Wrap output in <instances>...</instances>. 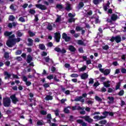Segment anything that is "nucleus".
Segmentation results:
<instances>
[{
	"label": "nucleus",
	"instance_id": "0e129e2a",
	"mask_svg": "<svg viewBox=\"0 0 126 126\" xmlns=\"http://www.w3.org/2000/svg\"><path fill=\"white\" fill-rule=\"evenodd\" d=\"M40 114H41V115H47V111H44V110H42L40 112Z\"/></svg>",
	"mask_w": 126,
	"mask_h": 126
},
{
	"label": "nucleus",
	"instance_id": "3c124183",
	"mask_svg": "<svg viewBox=\"0 0 126 126\" xmlns=\"http://www.w3.org/2000/svg\"><path fill=\"white\" fill-rule=\"evenodd\" d=\"M4 58L5 59H8L9 58V54L8 53H4Z\"/></svg>",
	"mask_w": 126,
	"mask_h": 126
},
{
	"label": "nucleus",
	"instance_id": "6ab92c4d",
	"mask_svg": "<svg viewBox=\"0 0 126 126\" xmlns=\"http://www.w3.org/2000/svg\"><path fill=\"white\" fill-rule=\"evenodd\" d=\"M110 7V2L108 1L107 4L105 6H104L103 8L105 11H107L108 8Z\"/></svg>",
	"mask_w": 126,
	"mask_h": 126
},
{
	"label": "nucleus",
	"instance_id": "338daca9",
	"mask_svg": "<svg viewBox=\"0 0 126 126\" xmlns=\"http://www.w3.org/2000/svg\"><path fill=\"white\" fill-rule=\"evenodd\" d=\"M121 72L122 73H126V69L125 68H123L121 69Z\"/></svg>",
	"mask_w": 126,
	"mask_h": 126
},
{
	"label": "nucleus",
	"instance_id": "a18cd8bd",
	"mask_svg": "<svg viewBox=\"0 0 126 126\" xmlns=\"http://www.w3.org/2000/svg\"><path fill=\"white\" fill-rule=\"evenodd\" d=\"M22 35H23V33H22V32H20V31H18L17 32V35H18V37H21V36H22Z\"/></svg>",
	"mask_w": 126,
	"mask_h": 126
},
{
	"label": "nucleus",
	"instance_id": "0eeeda50",
	"mask_svg": "<svg viewBox=\"0 0 126 126\" xmlns=\"http://www.w3.org/2000/svg\"><path fill=\"white\" fill-rule=\"evenodd\" d=\"M55 39L58 43L60 42V39H61V33H60V32L55 33Z\"/></svg>",
	"mask_w": 126,
	"mask_h": 126
},
{
	"label": "nucleus",
	"instance_id": "423d86ee",
	"mask_svg": "<svg viewBox=\"0 0 126 126\" xmlns=\"http://www.w3.org/2000/svg\"><path fill=\"white\" fill-rule=\"evenodd\" d=\"M55 51L56 52H57L58 53H61V54H65V53H66V51L64 49H61V48L59 47H56L54 49Z\"/></svg>",
	"mask_w": 126,
	"mask_h": 126
},
{
	"label": "nucleus",
	"instance_id": "a878e982",
	"mask_svg": "<svg viewBox=\"0 0 126 126\" xmlns=\"http://www.w3.org/2000/svg\"><path fill=\"white\" fill-rule=\"evenodd\" d=\"M82 108L80 107V106H73L72 107V110H82Z\"/></svg>",
	"mask_w": 126,
	"mask_h": 126
},
{
	"label": "nucleus",
	"instance_id": "72a5a7b5",
	"mask_svg": "<svg viewBox=\"0 0 126 126\" xmlns=\"http://www.w3.org/2000/svg\"><path fill=\"white\" fill-rule=\"evenodd\" d=\"M120 87H121V83L119 82L117 84L116 87V90H118V89H120Z\"/></svg>",
	"mask_w": 126,
	"mask_h": 126
},
{
	"label": "nucleus",
	"instance_id": "79ce46f5",
	"mask_svg": "<svg viewBox=\"0 0 126 126\" xmlns=\"http://www.w3.org/2000/svg\"><path fill=\"white\" fill-rule=\"evenodd\" d=\"M68 16L70 18H73V17L75 16V14H72L71 13H70L68 14Z\"/></svg>",
	"mask_w": 126,
	"mask_h": 126
},
{
	"label": "nucleus",
	"instance_id": "bb28decb",
	"mask_svg": "<svg viewBox=\"0 0 126 126\" xmlns=\"http://www.w3.org/2000/svg\"><path fill=\"white\" fill-rule=\"evenodd\" d=\"M46 101H49V100H52L53 99V96L51 95H47L45 98Z\"/></svg>",
	"mask_w": 126,
	"mask_h": 126
},
{
	"label": "nucleus",
	"instance_id": "f03ea898",
	"mask_svg": "<svg viewBox=\"0 0 126 126\" xmlns=\"http://www.w3.org/2000/svg\"><path fill=\"white\" fill-rule=\"evenodd\" d=\"M10 103H11V101L9 97H6L3 99V104L4 107H9L10 106Z\"/></svg>",
	"mask_w": 126,
	"mask_h": 126
},
{
	"label": "nucleus",
	"instance_id": "052dcab7",
	"mask_svg": "<svg viewBox=\"0 0 126 126\" xmlns=\"http://www.w3.org/2000/svg\"><path fill=\"white\" fill-rule=\"evenodd\" d=\"M31 85V82L28 81L26 82V85H27V86H30Z\"/></svg>",
	"mask_w": 126,
	"mask_h": 126
},
{
	"label": "nucleus",
	"instance_id": "9b49d317",
	"mask_svg": "<svg viewBox=\"0 0 126 126\" xmlns=\"http://www.w3.org/2000/svg\"><path fill=\"white\" fill-rule=\"evenodd\" d=\"M83 97L82 96H77L75 98V101H76V102H78V101H80V102H81V103H84V99H83Z\"/></svg>",
	"mask_w": 126,
	"mask_h": 126
},
{
	"label": "nucleus",
	"instance_id": "f704fd0d",
	"mask_svg": "<svg viewBox=\"0 0 126 126\" xmlns=\"http://www.w3.org/2000/svg\"><path fill=\"white\" fill-rule=\"evenodd\" d=\"M29 34L31 37H33V36H35V32H33L31 31H29Z\"/></svg>",
	"mask_w": 126,
	"mask_h": 126
},
{
	"label": "nucleus",
	"instance_id": "2f4dec72",
	"mask_svg": "<svg viewBox=\"0 0 126 126\" xmlns=\"http://www.w3.org/2000/svg\"><path fill=\"white\" fill-rule=\"evenodd\" d=\"M39 48L40 50H45V45L43 44H39Z\"/></svg>",
	"mask_w": 126,
	"mask_h": 126
},
{
	"label": "nucleus",
	"instance_id": "9d476101",
	"mask_svg": "<svg viewBox=\"0 0 126 126\" xmlns=\"http://www.w3.org/2000/svg\"><path fill=\"white\" fill-rule=\"evenodd\" d=\"M35 6L37 8H39V9H41L42 10H45V9H46L47 8L45 5L42 4H36Z\"/></svg>",
	"mask_w": 126,
	"mask_h": 126
},
{
	"label": "nucleus",
	"instance_id": "c03bdc74",
	"mask_svg": "<svg viewBox=\"0 0 126 126\" xmlns=\"http://www.w3.org/2000/svg\"><path fill=\"white\" fill-rule=\"evenodd\" d=\"M83 29L82 27L78 26L76 27V31H81Z\"/></svg>",
	"mask_w": 126,
	"mask_h": 126
},
{
	"label": "nucleus",
	"instance_id": "6e6552de",
	"mask_svg": "<svg viewBox=\"0 0 126 126\" xmlns=\"http://www.w3.org/2000/svg\"><path fill=\"white\" fill-rule=\"evenodd\" d=\"M81 118L84 119L86 122H88V123H92V122H93V119L90 118V116H84Z\"/></svg>",
	"mask_w": 126,
	"mask_h": 126
},
{
	"label": "nucleus",
	"instance_id": "8fccbe9b",
	"mask_svg": "<svg viewBox=\"0 0 126 126\" xmlns=\"http://www.w3.org/2000/svg\"><path fill=\"white\" fill-rule=\"evenodd\" d=\"M30 13H31V14H35V13H36V11L35 10L31 9L30 10Z\"/></svg>",
	"mask_w": 126,
	"mask_h": 126
},
{
	"label": "nucleus",
	"instance_id": "7c9ffc66",
	"mask_svg": "<svg viewBox=\"0 0 126 126\" xmlns=\"http://www.w3.org/2000/svg\"><path fill=\"white\" fill-rule=\"evenodd\" d=\"M77 43H78V45H82L83 46L85 45V44H84V43L81 40H78L77 41Z\"/></svg>",
	"mask_w": 126,
	"mask_h": 126
},
{
	"label": "nucleus",
	"instance_id": "c756f323",
	"mask_svg": "<svg viewBox=\"0 0 126 126\" xmlns=\"http://www.w3.org/2000/svg\"><path fill=\"white\" fill-rule=\"evenodd\" d=\"M11 34H12V32H5L4 33V35L5 36H10V35H11Z\"/></svg>",
	"mask_w": 126,
	"mask_h": 126
},
{
	"label": "nucleus",
	"instance_id": "69168bd1",
	"mask_svg": "<svg viewBox=\"0 0 126 126\" xmlns=\"http://www.w3.org/2000/svg\"><path fill=\"white\" fill-rule=\"evenodd\" d=\"M28 78L26 76H23V81H25V82H26L28 80Z\"/></svg>",
	"mask_w": 126,
	"mask_h": 126
},
{
	"label": "nucleus",
	"instance_id": "cd10ccee",
	"mask_svg": "<svg viewBox=\"0 0 126 126\" xmlns=\"http://www.w3.org/2000/svg\"><path fill=\"white\" fill-rule=\"evenodd\" d=\"M70 109V107H66L64 109V113H65L66 114H68V113H69V109Z\"/></svg>",
	"mask_w": 126,
	"mask_h": 126
},
{
	"label": "nucleus",
	"instance_id": "4468645a",
	"mask_svg": "<svg viewBox=\"0 0 126 126\" xmlns=\"http://www.w3.org/2000/svg\"><path fill=\"white\" fill-rule=\"evenodd\" d=\"M110 83H111V82L110 81H107L103 83V85L105 87H110L111 85Z\"/></svg>",
	"mask_w": 126,
	"mask_h": 126
},
{
	"label": "nucleus",
	"instance_id": "c85d7f7f",
	"mask_svg": "<svg viewBox=\"0 0 126 126\" xmlns=\"http://www.w3.org/2000/svg\"><path fill=\"white\" fill-rule=\"evenodd\" d=\"M37 126H43L44 122L42 120H39L37 122Z\"/></svg>",
	"mask_w": 126,
	"mask_h": 126
},
{
	"label": "nucleus",
	"instance_id": "603ef678",
	"mask_svg": "<svg viewBox=\"0 0 126 126\" xmlns=\"http://www.w3.org/2000/svg\"><path fill=\"white\" fill-rule=\"evenodd\" d=\"M47 29H48V30H52V29H53V27L52 26V25L48 24L47 26Z\"/></svg>",
	"mask_w": 126,
	"mask_h": 126
},
{
	"label": "nucleus",
	"instance_id": "b1692460",
	"mask_svg": "<svg viewBox=\"0 0 126 126\" xmlns=\"http://www.w3.org/2000/svg\"><path fill=\"white\" fill-rule=\"evenodd\" d=\"M107 99L109 100L110 101H108L109 104H111V103L114 102V97H108Z\"/></svg>",
	"mask_w": 126,
	"mask_h": 126
},
{
	"label": "nucleus",
	"instance_id": "2eb2a0df",
	"mask_svg": "<svg viewBox=\"0 0 126 126\" xmlns=\"http://www.w3.org/2000/svg\"><path fill=\"white\" fill-rule=\"evenodd\" d=\"M81 78L82 79H86V78H88V74H87L86 73L82 74L81 75Z\"/></svg>",
	"mask_w": 126,
	"mask_h": 126
},
{
	"label": "nucleus",
	"instance_id": "4d7b16f0",
	"mask_svg": "<svg viewBox=\"0 0 126 126\" xmlns=\"http://www.w3.org/2000/svg\"><path fill=\"white\" fill-rule=\"evenodd\" d=\"M114 92V89H112V88H109L108 90V93H112Z\"/></svg>",
	"mask_w": 126,
	"mask_h": 126
},
{
	"label": "nucleus",
	"instance_id": "20e7f679",
	"mask_svg": "<svg viewBox=\"0 0 126 126\" xmlns=\"http://www.w3.org/2000/svg\"><path fill=\"white\" fill-rule=\"evenodd\" d=\"M99 71L103 73L104 75H108V74H110V72H111V69H105L104 68H99Z\"/></svg>",
	"mask_w": 126,
	"mask_h": 126
},
{
	"label": "nucleus",
	"instance_id": "49530a36",
	"mask_svg": "<svg viewBox=\"0 0 126 126\" xmlns=\"http://www.w3.org/2000/svg\"><path fill=\"white\" fill-rule=\"evenodd\" d=\"M53 78H54V75H50L47 77V79H49V80H51V79H53Z\"/></svg>",
	"mask_w": 126,
	"mask_h": 126
},
{
	"label": "nucleus",
	"instance_id": "ddd939ff",
	"mask_svg": "<svg viewBox=\"0 0 126 126\" xmlns=\"http://www.w3.org/2000/svg\"><path fill=\"white\" fill-rule=\"evenodd\" d=\"M111 20H112L113 21H115V20H117L118 18H119V17L118 16V15L116 14H113L111 17Z\"/></svg>",
	"mask_w": 126,
	"mask_h": 126
},
{
	"label": "nucleus",
	"instance_id": "473e14b6",
	"mask_svg": "<svg viewBox=\"0 0 126 126\" xmlns=\"http://www.w3.org/2000/svg\"><path fill=\"white\" fill-rule=\"evenodd\" d=\"M99 124H100L101 125H105V124H107V121H106L105 120L100 121L99 122Z\"/></svg>",
	"mask_w": 126,
	"mask_h": 126
},
{
	"label": "nucleus",
	"instance_id": "58836bf2",
	"mask_svg": "<svg viewBox=\"0 0 126 126\" xmlns=\"http://www.w3.org/2000/svg\"><path fill=\"white\" fill-rule=\"evenodd\" d=\"M95 99L96 101H98V102H101V101H102V99H101V98H100L98 96H95Z\"/></svg>",
	"mask_w": 126,
	"mask_h": 126
},
{
	"label": "nucleus",
	"instance_id": "4be33fe9",
	"mask_svg": "<svg viewBox=\"0 0 126 126\" xmlns=\"http://www.w3.org/2000/svg\"><path fill=\"white\" fill-rule=\"evenodd\" d=\"M12 26H14V27H15V26H16V23L14 22L12 24L9 23L8 25V27H9V28H12Z\"/></svg>",
	"mask_w": 126,
	"mask_h": 126
},
{
	"label": "nucleus",
	"instance_id": "de8ad7c7",
	"mask_svg": "<svg viewBox=\"0 0 126 126\" xmlns=\"http://www.w3.org/2000/svg\"><path fill=\"white\" fill-rule=\"evenodd\" d=\"M54 112L55 113L56 116H59L60 114L59 113H60V111H59V109H56L54 110Z\"/></svg>",
	"mask_w": 126,
	"mask_h": 126
},
{
	"label": "nucleus",
	"instance_id": "5fc2aeb1",
	"mask_svg": "<svg viewBox=\"0 0 126 126\" xmlns=\"http://www.w3.org/2000/svg\"><path fill=\"white\" fill-rule=\"evenodd\" d=\"M19 21H21V22H25V19H24V18L23 17H20L19 19Z\"/></svg>",
	"mask_w": 126,
	"mask_h": 126
},
{
	"label": "nucleus",
	"instance_id": "680f3d73",
	"mask_svg": "<svg viewBox=\"0 0 126 126\" xmlns=\"http://www.w3.org/2000/svg\"><path fill=\"white\" fill-rule=\"evenodd\" d=\"M22 53V51H21V50H18L16 52V55H21Z\"/></svg>",
	"mask_w": 126,
	"mask_h": 126
},
{
	"label": "nucleus",
	"instance_id": "e433bc0d",
	"mask_svg": "<svg viewBox=\"0 0 126 126\" xmlns=\"http://www.w3.org/2000/svg\"><path fill=\"white\" fill-rule=\"evenodd\" d=\"M103 0H94L93 2L94 4H98L99 3V1H102Z\"/></svg>",
	"mask_w": 126,
	"mask_h": 126
},
{
	"label": "nucleus",
	"instance_id": "13d9d810",
	"mask_svg": "<svg viewBox=\"0 0 126 126\" xmlns=\"http://www.w3.org/2000/svg\"><path fill=\"white\" fill-rule=\"evenodd\" d=\"M102 49H103V50H109V46L106 45L104 46H103Z\"/></svg>",
	"mask_w": 126,
	"mask_h": 126
},
{
	"label": "nucleus",
	"instance_id": "774afa93",
	"mask_svg": "<svg viewBox=\"0 0 126 126\" xmlns=\"http://www.w3.org/2000/svg\"><path fill=\"white\" fill-rule=\"evenodd\" d=\"M87 64H91V60H88L86 61Z\"/></svg>",
	"mask_w": 126,
	"mask_h": 126
},
{
	"label": "nucleus",
	"instance_id": "a19ab883",
	"mask_svg": "<svg viewBox=\"0 0 126 126\" xmlns=\"http://www.w3.org/2000/svg\"><path fill=\"white\" fill-rule=\"evenodd\" d=\"M61 16L57 15V19L56 20V22H60L61 21Z\"/></svg>",
	"mask_w": 126,
	"mask_h": 126
},
{
	"label": "nucleus",
	"instance_id": "4c0bfd02",
	"mask_svg": "<svg viewBox=\"0 0 126 126\" xmlns=\"http://www.w3.org/2000/svg\"><path fill=\"white\" fill-rule=\"evenodd\" d=\"M83 6H84V4L83 3V2H80L79 3V6H78L79 8H81V7H83Z\"/></svg>",
	"mask_w": 126,
	"mask_h": 126
},
{
	"label": "nucleus",
	"instance_id": "f257e3e1",
	"mask_svg": "<svg viewBox=\"0 0 126 126\" xmlns=\"http://www.w3.org/2000/svg\"><path fill=\"white\" fill-rule=\"evenodd\" d=\"M15 37V35L14 34H12V35L9 37V39L6 42V45L9 47V48L12 47L13 46L15 45L16 43L17 42H20V38H14Z\"/></svg>",
	"mask_w": 126,
	"mask_h": 126
},
{
	"label": "nucleus",
	"instance_id": "f8f14e48",
	"mask_svg": "<svg viewBox=\"0 0 126 126\" xmlns=\"http://www.w3.org/2000/svg\"><path fill=\"white\" fill-rule=\"evenodd\" d=\"M105 118L106 117L104 116H99L98 115H96L94 116V120H96V121H100L101 120L105 119Z\"/></svg>",
	"mask_w": 126,
	"mask_h": 126
},
{
	"label": "nucleus",
	"instance_id": "393cba45",
	"mask_svg": "<svg viewBox=\"0 0 126 126\" xmlns=\"http://www.w3.org/2000/svg\"><path fill=\"white\" fill-rule=\"evenodd\" d=\"M86 68H87V66L86 65H84L82 67L79 69L80 71H84V70H86Z\"/></svg>",
	"mask_w": 126,
	"mask_h": 126
},
{
	"label": "nucleus",
	"instance_id": "6e6d98bb",
	"mask_svg": "<svg viewBox=\"0 0 126 126\" xmlns=\"http://www.w3.org/2000/svg\"><path fill=\"white\" fill-rule=\"evenodd\" d=\"M56 7H57V8H59V9H63V5L61 4H58L56 6Z\"/></svg>",
	"mask_w": 126,
	"mask_h": 126
},
{
	"label": "nucleus",
	"instance_id": "39448f33",
	"mask_svg": "<svg viewBox=\"0 0 126 126\" xmlns=\"http://www.w3.org/2000/svg\"><path fill=\"white\" fill-rule=\"evenodd\" d=\"M10 98H11L12 102L14 104H16L17 102H18V98H17V97L15 96V94H13L10 96Z\"/></svg>",
	"mask_w": 126,
	"mask_h": 126
},
{
	"label": "nucleus",
	"instance_id": "7ed1b4c3",
	"mask_svg": "<svg viewBox=\"0 0 126 126\" xmlns=\"http://www.w3.org/2000/svg\"><path fill=\"white\" fill-rule=\"evenodd\" d=\"M110 41L113 42V41H115L116 43H120L122 41V37L120 35H117L115 37H112L110 39Z\"/></svg>",
	"mask_w": 126,
	"mask_h": 126
},
{
	"label": "nucleus",
	"instance_id": "f3484780",
	"mask_svg": "<svg viewBox=\"0 0 126 126\" xmlns=\"http://www.w3.org/2000/svg\"><path fill=\"white\" fill-rule=\"evenodd\" d=\"M28 46H32V45H33V40L31 38H29L28 39Z\"/></svg>",
	"mask_w": 126,
	"mask_h": 126
},
{
	"label": "nucleus",
	"instance_id": "1a4fd4ad",
	"mask_svg": "<svg viewBox=\"0 0 126 126\" xmlns=\"http://www.w3.org/2000/svg\"><path fill=\"white\" fill-rule=\"evenodd\" d=\"M63 38L64 39L66 42H68V41L70 40V37L67 36V34L64 32L63 34Z\"/></svg>",
	"mask_w": 126,
	"mask_h": 126
},
{
	"label": "nucleus",
	"instance_id": "c9c22d12",
	"mask_svg": "<svg viewBox=\"0 0 126 126\" xmlns=\"http://www.w3.org/2000/svg\"><path fill=\"white\" fill-rule=\"evenodd\" d=\"M94 83V80L91 78L89 79V84H93Z\"/></svg>",
	"mask_w": 126,
	"mask_h": 126
},
{
	"label": "nucleus",
	"instance_id": "5701e85b",
	"mask_svg": "<svg viewBox=\"0 0 126 126\" xmlns=\"http://www.w3.org/2000/svg\"><path fill=\"white\" fill-rule=\"evenodd\" d=\"M4 74L5 75V79H7V78H9L10 76H11V75L10 74L8 73L7 72H5Z\"/></svg>",
	"mask_w": 126,
	"mask_h": 126
},
{
	"label": "nucleus",
	"instance_id": "aec40b11",
	"mask_svg": "<svg viewBox=\"0 0 126 126\" xmlns=\"http://www.w3.org/2000/svg\"><path fill=\"white\" fill-rule=\"evenodd\" d=\"M47 119H49L47 121V123H48L49 124H51V120H52V116L51 115V114H47Z\"/></svg>",
	"mask_w": 126,
	"mask_h": 126
},
{
	"label": "nucleus",
	"instance_id": "ea45409f",
	"mask_svg": "<svg viewBox=\"0 0 126 126\" xmlns=\"http://www.w3.org/2000/svg\"><path fill=\"white\" fill-rule=\"evenodd\" d=\"M15 19V17H14L13 15H11L9 16V20L11 21H13Z\"/></svg>",
	"mask_w": 126,
	"mask_h": 126
},
{
	"label": "nucleus",
	"instance_id": "a211bd4d",
	"mask_svg": "<svg viewBox=\"0 0 126 126\" xmlns=\"http://www.w3.org/2000/svg\"><path fill=\"white\" fill-rule=\"evenodd\" d=\"M32 61V57L31 56V55H28L27 59V62L28 63H30Z\"/></svg>",
	"mask_w": 126,
	"mask_h": 126
},
{
	"label": "nucleus",
	"instance_id": "412c9836",
	"mask_svg": "<svg viewBox=\"0 0 126 126\" xmlns=\"http://www.w3.org/2000/svg\"><path fill=\"white\" fill-rule=\"evenodd\" d=\"M69 50L71 52H75L76 49H75V48H74L73 46L70 45L69 46Z\"/></svg>",
	"mask_w": 126,
	"mask_h": 126
},
{
	"label": "nucleus",
	"instance_id": "37998d69",
	"mask_svg": "<svg viewBox=\"0 0 126 126\" xmlns=\"http://www.w3.org/2000/svg\"><path fill=\"white\" fill-rule=\"evenodd\" d=\"M75 21V19L73 18H71L70 19H69L68 20V22L70 23H71V22H74Z\"/></svg>",
	"mask_w": 126,
	"mask_h": 126
},
{
	"label": "nucleus",
	"instance_id": "e2e57ef3",
	"mask_svg": "<svg viewBox=\"0 0 126 126\" xmlns=\"http://www.w3.org/2000/svg\"><path fill=\"white\" fill-rule=\"evenodd\" d=\"M44 87L45 88H48V87H50V84L48 83H46L43 85Z\"/></svg>",
	"mask_w": 126,
	"mask_h": 126
},
{
	"label": "nucleus",
	"instance_id": "dca6fc26",
	"mask_svg": "<svg viewBox=\"0 0 126 126\" xmlns=\"http://www.w3.org/2000/svg\"><path fill=\"white\" fill-rule=\"evenodd\" d=\"M66 9L68 11L71 10V7H70V4L68 2H67L66 3Z\"/></svg>",
	"mask_w": 126,
	"mask_h": 126
},
{
	"label": "nucleus",
	"instance_id": "864d4df0",
	"mask_svg": "<svg viewBox=\"0 0 126 126\" xmlns=\"http://www.w3.org/2000/svg\"><path fill=\"white\" fill-rule=\"evenodd\" d=\"M103 116H105L103 117H105L106 118V117L109 116V112H107V111L104 112H103Z\"/></svg>",
	"mask_w": 126,
	"mask_h": 126
},
{
	"label": "nucleus",
	"instance_id": "bf43d9fd",
	"mask_svg": "<svg viewBox=\"0 0 126 126\" xmlns=\"http://www.w3.org/2000/svg\"><path fill=\"white\" fill-rule=\"evenodd\" d=\"M71 77H78V74H72Z\"/></svg>",
	"mask_w": 126,
	"mask_h": 126
},
{
	"label": "nucleus",
	"instance_id": "09e8293b",
	"mask_svg": "<svg viewBox=\"0 0 126 126\" xmlns=\"http://www.w3.org/2000/svg\"><path fill=\"white\" fill-rule=\"evenodd\" d=\"M125 93V92L124 91V90H122L120 91L119 93V95L120 96H123V95H124Z\"/></svg>",
	"mask_w": 126,
	"mask_h": 126
}]
</instances>
